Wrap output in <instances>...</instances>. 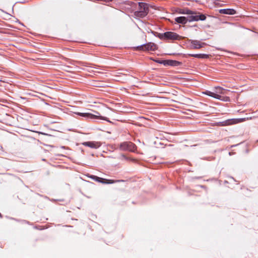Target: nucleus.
Wrapping results in <instances>:
<instances>
[{
    "mask_svg": "<svg viewBox=\"0 0 258 258\" xmlns=\"http://www.w3.org/2000/svg\"><path fill=\"white\" fill-rule=\"evenodd\" d=\"M119 159L122 160H128L130 159V158L124 154H121L119 157Z\"/></svg>",
    "mask_w": 258,
    "mask_h": 258,
    "instance_id": "nucleus-17",
    "label": "nucleus"
},
{
    "mask_svg": "<svg viewBox=\"0 0 258 258\" xmlns=\"http://www.w3.org/2000/svg\"><path fill=\"white\" fill-rule=\"evenodd\" d=\"M76 114H77L78 115H79L80 116H83L84 117H86V118H91V119L99 118V119L108 121L107 118L106 117L101 116L99 112H96V114H93L92 113H88V112H86V113L78 112V113H76Z\"/></svg>",
    "mask_w": 258,
    "mask_h": 258,
    "instance_id": "nucleus-5",
    "label": "nucleus"
},
{
    "mask_svg": "<svg viewBox=\"0 0 258 258\" xmlns=\"http://www.w3.org/2000/svg\"><path fill=\"white\" fill-rule=\"evenodd\" d=\"M136 148V145L130 142H125L120 144L119 149L122 151H128L135 152Z\"/></svg>",
    "mask_w": 258,
    "mask_h": 258,
    "instance_id": "nucleus-4",
    "label": "nucleus"
},
{
    "mask_svg": "<svg viewBox=\"0 0 258 258\" xmlns=\"http://www.w3.org/2000/svg\"><path fill=\"white\" fill-rule=\"evenodd\" d=\"M189 55L200 58H208L209 57V55L206 54H189Z\"/></svg>",
    "mask_w": 258,
    "mask_h": 258,
    "instance_id": "nucleus-14",
    "label": "nucleus"
},
{
    "mask_svg": "<svg viewBox=\"0 0 258 258\" xmlns=\"http://www.w3.org/2000/svg\"><path fill=\"white\" fill-rule=\"evenodd\" d=\"M220 13L227 15H234L236 14V11L232 9H221L219 11Z\"/></svg>",
    "mask_w": 258,
    "mask_h": 258,
    "instance_id": "nucleus-12",
    "label": "nucleus"
},
{
    "mask_svg": "<svg viewBox=\"0 0 258 258\" xmlns=\"http://www.w3.org/2000/svg\"><path fill=\"white\" fill-rule=\"evenodd\" d=\"M84 146L90 147L91 148L97 149L101 146V143L99 142H86L82 143Z\"/></svg>",
    "mask_w": 258,
    "mask_h": 258,
    "instance_id": "nucleus-10",
    "label": "nucleus"
},
{
    "mask_svg": "<svg viewBox=\"0 0 258 258\" xmlns=\"http://www.w3.org/2000/svg\"><path fill=\"white\" fill-rule=\"evenodd\" d=\"M197 14H194L188 17V21H198L199 20L204 21L206 19V16L204 14H201L197 12Z\"/></svg>",
    "mask_w": 258,
    "mask_h": 258,
    "instance_id": "nucleus-8",
    "label": "nucleus"
},
{
    "mask_svg": "<svg viewBox=\"0 0 258 258\" xmlns=\"http://www.w3.org/2000/svg\"><path fill=\"white\" fill-rule=\"evenodd\" d=\"M246 119H248V118L229 119L221 122V123L222 126H227L243 122Z\"/></svg>",
    "mask_w": 258,
    "mask_h": 258,
    "instance_id": "nucleus-6",
    "label": "nucleus"
},
{
    "mask_svg": "<svg viewBox=\"0 0 258 258\" xmlns=\"http://www.w3.org/2000/svg\"><path fill=\"white\" fill-rule=\"evenodd\" d=\"M139 9L135 12L134 15L137 17L143 18L145 17L149 13L148 5L144 3H139Z\"/></svg>",
    "mask_w": 258,
    "mask_h": 258,
    "instance_id": "nucleus-1",
    "label": "nucleus"
},
{
    "mask_svg": "<svg viewBox=\"0 0 258 258\" xmlns=\"http://www.w3.org/2000/svg\"><path fill=\"white\" fill-rule=\"evenodd\" d=\"M95 180L99 182L104 183V184H112L116 182H123V180H112V179H107L99 177L97 176H95Z\"/></svg>",
    "mask_w": 258,
    "mask_h": 258,
    "instance_id": "nucleus-9",
    "label": "nucleus"
},
{
    "mask_svg": "<svg viewBox=\"0 0 258 258\" xmlns=\"http://www.w3.org/2000/svg\"><path fill=\"white\" fill-rule=\"evenodd\" d=\"M168 64L172 66H177L180 64V62L176 60H169Z\"/></svg>",
    "mask_w": 258,
    "mask_h": 258,
    "instance_id": "nucleus-16",
    "label": "nucleus"
},
{
    "mask_svg": "<svg viewBox=\"0 0 258 258\" xmlns=\"http://www.w3.org/2000/svg\"><path fill=\"white\" fill-rule=\"evenodd\" d=\"M164 35L166 40H175L182 39L181 36L173 32L168 31L165 32Z\"/></svg>",
    "mask_w": 258,
    "mask_h": 258,
    "instance_id": "nucleus-7",
    "label": "nucleus"
},
{
    "mask_svg": "<svg viewBox=\"0 0 258 258\" xmlns=\"http://www.w3.org/2000/svg\"><path fill=\"white\" fill-rule=\"evenodd\" d=\"M215 93L211 92V91H207L204 93L209 96L212 97L216 99H221L222 97L219 94H223L224 89L220 87H215Z\"/></svg>",
    "mask_w": 258,
    "mask_h": 258,
    "instance_id": "nucleus-3",
    "label": "nucleus"
},
{
    "mask_svg": "<svg viewBox=\"0 0 258 258\" xmlns=\"http://www.w3.org/2000/svg\"><path fill=\"white\" fill-rule=\"evenodd\" d=\"M158 47L157 45L154 43L149 42L146 44H143L137 47H134L136 50H143V51H155L157 50Z\"/></svg>",
    "mask_w": 258,
    "mask_h": 258,
    "instance_id": "nucleus-2",
    "label": "nucleus"
},
{
    "mask_svg": "<svg viewBox=\"0 0 258 258\" xmlns=\"http://www.w3.org/2000/svg\"><path fill=\"white\" fill-rule=\"evenodd\" d=\"M180 13L185 14H188V15H191V16L192 15L197 14L196 12H194V11H192L189 10L188 9L183 10L182 12H180Z\"/></svg>",
    "mask_w": 258,
    "mask_h": 258,
    "instance_id": "nucleus-15",
    "label": "nucleus"
},
{
    "mask_svg": "<svg viewBox=\"0 0 258 258\" xmlns=\"http://www.w3.org/2000/svg\"><path fill=\"white\" fill-rule=\"evenodd\" d=\"M191 44L192 48L200 49L203 47L206 44L204 42H201L199 40H191Z\"/></svg>",
    "mask_w": 258,
    "mask_h": 258,
    "instance_id": "nucleus-11",
    "label": "nucleus"
},
{
    "mask_svg": "<svg viewBox=\"0 0 258 258\" xmlns=\"http://www.w3.org/2000/svg\"><path fill=\"white\" fill-rule=\"evenodd\" d=\"M164 33H159L158 35V37L161 39H165V36H164Z\"/></svg>",
    "mask_w": 258,
    "mask_h": 258,
    "instance_id": "nucleus-18",
    "label": "nucleus"
},
{
    "mask_svg": "<svg viewBox=\"0 0 258 258\" xmlns=\"http://www.w3.org/2000/svg\"><path fill=\"white\" fill-rule=\"evenodd\" d=\"M175 20L177 23L184 24L188 21V17H178L176 18Z\"/></svg>",
    "mask_w": 258,
    "mask_h": 258,
    "instance_id": "nucleus-13",
    "label": "nucleus"
}]
</instances>
